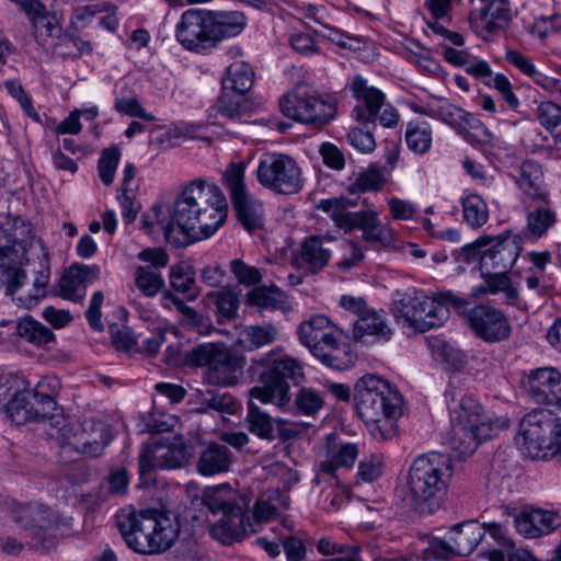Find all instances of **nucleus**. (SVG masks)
Listing matches in <instances>:
<instances>
[{
	"label": "nucleus",
	"instance_id": "1",
	"mask_svg": "<svg viewBox=\"0 0 561 561\" xmlns=\"http://www.w3.org/2000/svg\"><path fill=\"white\" fill-rule=\"evenodd\" d=\"M170 211L173 232L181 233L185 244L211 237L226 221L228 203L216 184L196 179L184 186Z\"/></svg>",
	"mask_w": 561,
	"mask_h": 561
},
{
	"label": "nucleus",
	"instance_id": "2",
	"mask_svg": "<svg viewBox=\"0 0 561 561\" xmlns=\"http://www.w3.org/2000/svg\"><path fill=\"white\" fill-rule=\"evenodd\" d=\"M355 405L370 435L380 442L392 439L403 414V397L396 385L367 374L355 385Z\"/></svg>",
	"mask_w": 561,
	"mask_h": 561
},
{
	"label": "nucleus",
	"instance_id": "3",
	"mask_svg": "<svg viewBox=\"0 0 561 561\" xmlns=\"http://www.w3.org/2000/svg\"><path fill=\"white\" fill-rule=\"evenodd\" d=\"M0 240V287L7 288V294L14 295L24 284L26 273L21 265L38 262L39 270L33 283V291L26 298L27 302H37L46 297L47 285L50 279L49 252L43 240L31 233L21 239L3 237Z\"/></svg>",
	"mask_w": 561,
	"mask_h": 561
},
{
	"label": "nucleus",
	"instance_id": "4",
	"mask_svg": "<svg viewBox=\"0 0 561 561\" xmlns=\"http://www.w3.org/2000/svg\"><path fill=\"white\" fill-rule=\"evenodd\" d=\"M117 527L126 545L137 553L154 554L169 550L179 537L170 516L156 508L121 511Z\"/></svg>",
	"mask_w": 561,
	"mask_h": 561
},
{
	"label": "nucleus",
	"instance_id": "5",
	"mask_svg": "<svg viewBox=\"0 0 561 561\" xmlns=\"http://www.w3.org/2000/svg\"><path fill=\"white\" fill-rule=\"evenodd\" d=\"M248 371L259 382L250 389V398L278 408L290 401L289 380L296 382L305 376L302 364L279 347L254 358Z\"/></svg>",
	"mask_w": 561,
	"mask_h": 561
},
{
	"label": "nucleus",
	"instance_id": "6",
	"mask_svg": "<svg viewBox=\"0 0 561 561\" xmlns=\"http://www.w3.org/2000/svg\"><path fill=\"white\" fill-rule=\"evenodd\" d=\"M454 473L451 458L431 451L417 456L409 470V492L421 511L434 513L440 507Z\"/></svg>",
	"mask_w": 561,
	"mask_h": 561
},
{
	"label": "nucleus",
	"instance_id": "7",
	"mask_svg": "<svg viewBox=\"0 0 561 561\" xmlns=\"http://www.w3.org/2000/svg\"><path fill=\"white\" fill-rule=\"evenodd\" d=\"M445 398L450 416L448 444L459 457H467L474 453L481 442L478 431L480 425H484L482 408L472 396L453 386L446 389Z\"/></svg>",
	"mask_w": 561,
	"mask_h": 561
},
{
	"label": "nucleus",
	"instance_id": "8",
	"mask_svg": "<svg viewBox=\"0 0 561 561\" xmlns=\"http://www.w3.org/2000/svg\"><path fill=\"white\" fill-rule=\"evenodd\" d=\"M392 313L403 327L417 332L439 328L450 316V311L435 298L414 287L394 291Z\"/></svg>",
	"mask_w": 561,
	"mask_h": 561
},
{
	"label": "nucleus",
	"instance_id": "9",
	"mask_svg": "<svg viewBox=\"0 0 561 561\" xmlns=\"http://www.w3.org/2000/svg\"><path fill=\"white\" fill-rule=\"evenodd\" d=\"M517 442L533 459L554 457L561 444V417L551 410L535 409L519 422Z\"/></svg>",
	"mask_w": 561,
	"mask_h": 561
},
{
	"label": "nucleus",
	"instance_id": "10",
	"mask_svg": "<svg viewBox=\"0 0 561 561\" xmlns=\"http://www.w3.org/2000/svg\"><path fill=\"white\" fill-rule=\"evenodd\" d=\"M337 104L335 95L319 93L306 84H297L279 100L280 111L286 117L318 128L335 118Z\"/></svg>",
	"mask_w": 561,
	"mask_h": 561
},
{
	"label": "nucleus",
	"instance_id": "11",
	"mask_svg": "<svg viewBox=\"0 0 561 561\" xmlns=\"http://www.w3.org/2000/svg\"><path fill=\"white\" fill-rule=\"evenodd\" d=\"M185 360L194 366L207 367L208 381L225 387L238 383L244 366V357L215 343L193 347L186 352Z\"/></svg>",
	"mask_w": 561,
	"mask_h": 561
},
{
	"label": "nucleus",
	"instance_id": "12",
	"mask_svg": "<svg viewBox=\"0 0 561 561\" xmlns=\"http://www.w3.org/2000/svg\"><path fill=\"white\" fill-rule=\"evenodd\" d=\"M259 183L279 194H295L302 187L301 170L296 161L282 153H265L256 168Z\"/></svg>",
	"mask_w": 561,
	"mask_h": 561
},
{
	"label": "nucleus",
	"instance_id": "13",
	"mask_svg": "<svg viewBox=\"0 0 561 561\" xmlns=\"http://www.w3.org/2000/svg\"><path fill=\"white\" fill-rule=\"evenodd\" d=\"M457 261L472 265L471 274L478 275L483 283L471 288L470 296L474 299L491 293V268L489 260H491V236H482L476 241L468 243L461 248L457 254Z\"/></svg>",
	"mask_w": 561,
	"mask_h": 561
},
{
	"label": "nucleus",
	"instance_id": "14",
	"mask_svg": "<svg viewBox=\"0 0 561 561\" xmlns=\"http://www.w3.org/2000/svg\"><path fill=\"white\" fill-rule=\"evenodd\" d=\"M190 454L182 443H154L144 445L138 458L139 474L150 473L153 469H176L185 466Z\"/></svg>",
	"mask_w": 561,
	"mask_h": 561
},
{
	"label": "nucleus",
	"instance_id": "15",
	"mask_svg": "<svg viewBox=\"0 0 561 561\" xmlns=\"http://www.w3.org/2000/svg\"><path fill=\"white\" fill-rule=\"evenodd\" d=\"M524 386L534 403L561 409V373L557 368L547 366L529 370Z\"/></svg>",
	"mask_w": 561,
	"mask_h": 561
},
{
	"label": "nucleus",
	"instance_id": "16",
	"mask_svg": "<svg viewBox=\"0 0 561 561\" xmlns=\"http://www.w3.org/2000/svg\"><path fill=\"white\" fill-rule=\"evenodd\" d=\"M208 33L207 10L184 11L175 27L178 42L194 53H204L213 48L211 36Z\"/></svg>",
	"mask_w": 561,
	"mask_h": 561
},
{
	"label": "nucleus",
	"instance_id": "17",
	"mask_svg": "<svg viewBox=\"0 0 561 561\" xmlns=\"http://www.w3.org/2000/svg\"><path fill=\"white\" fill-rule=\"evenodd\" d=\"M357 100L358 104L352 110V117L364 126H376L377 115L385 105V93L371 85L362 75L352 77L345 85Z\"/></svg>",
	"mask_w": 561,
	"mask_h": 561
},
{
	"label": "nucleus",
	"instance_id": "18",
	"mask_svg": "<svg viewBox=\"0 0 561 561\" xmlns=\"http://www.w3.org/2000/svg\"><path fill=\"white\" fill-rule=\"evenodd\" d=\"M113 435L107 423L96 419L83 420L75 430L73 438L66 446L88 457H100L111 444Z\"/></svg>",
	"mask_w": 561,
	"mask_h": 561
},
{
	"label": "nucleus",
	"instance_id": "19",
	"mask_svg": "<svg viewBox=\"0 0 561 561\" xmlns=\"http://www.w3.org/2000/svg\"><path fill=\"white\" fill-rule=\"evenodd\" d=\"M11 516L33 539H42L46 530L58 522L57 513L42 503L16 504Z\"/></svg>",
	"mask_w": 561,
	"mask_h": 561
},
{
	"label": "nucleus",
	"instance_id": "20",
	"mask_svg": "<svg viewBox=\"0 0 561 561\" xmlns=\"http://www.w3.org/2000/svg\"><path fill=\"white\" fill-rule=\"evenodd\" d=\"M327 238L307 237L291 255V265L304 275H314L328 266L332 251L325 247Z\"/></svg>",
	"mask_w": 561,
	"mask_h": 561
},
{
	"label": "nucleus",
	"instance_id": "21",
	"mask_svg": "<svg viewBox=\"0 0 561 561\" xmlns=\"http://www.w3.org/2000/svg\"><path fill=\"white\" fill-rule=\"evenodd\" d=\"M561 527V515L553 510L529 506L515 516L516 531L525 538L537 539Z\"/></svg>",
	"mask_w": 561,
	"mask_h": 561
},
{
	"label": "nucleus",
	"instance_id": "22",
	"mask_svg": "<svg viewBox=\"0 0 561 561\" xmlns=\"http://www.w3.org/2000/svg\"><path fill=\"white\" fill-rule=\"evenodd\" d=\"M358 456V448L353 443L337 442L334 435L327 437L325 459L317 465L314 482L320 483L322 477H335L337 469L351 468Z\"/></svg>",
	"mask_w": 561,
	"mask_h": 561
},
{
	"label": "nucleus",
	"instance_id": "23",
	"mask_svg": "<svg viewBox=\"0 0 561 561\" xmlns=\"http://www.w3.org/2000/svg\"><path fill=\"white\" fill-rule=\"evenodd\" d=\"M257 533L247 508L236 510L215 523L210 528L213 538L224 545L241 541L250 534Z\"/></svg>",
	"mask_w": 561,
	"mask_h": 561
},
{
	"label": "nucleus",
	"instance_id": "24",
	"mask_svg": "<svg viewBox=\"0 0 561 561\" xmlns=\"http://www.w3.org/2000/svg\"><path fill=\"white\" fill-rule=\"evenodd\" d=\"M207 21L213 48L225 39L240 35L248 25L247 15L233 10H207Z\"/></svg>",
	"mask_w": 561,
	"mask_h": 561
},
{
	"label": "nucleus",
	"instance_id": "25",
	"mask_svg": "<svg viewBox=\"0 0 561 561\" xmlns=\"http://www.w3.org/2000/svg\"><path fill=\"white\" fill-rule=\"evenodd\" d=\"M318 208L328 213L336 226L345 231L353 229H359L362 232L366 231L367 228H371V224L376 222L378 218V213L373 209L345 211L337 199H321Z\"/></svg>",
	"mask_w": 561,
	"mask_h": 561
},
{
	"label": "nucleus",
	"instance_id": "26",
	"mask_svg": "<svg viewBox=\"0 0 561 561\" xmlns=\"http://www.w3.org/2000/svg\"><path fill=\"white\" fill-rule=\"evenodd\" d=\"M254 399L248 402V411L245 416L247 428L250 433L260 439L272 442L276 437L287 439L290 437L289 433L283 428L284 421L280 419L272 417L267 412L262 410L253 402Z\"/></svg>",
	"mask_w": 561,
	"mask_h": 561
},
{
	"label": "nucleus",
	"instance_id": "27",
	"mask_svg": "<svg viewBox=\"0 0 561 561\" xmlns=\"http://www.w3.org/2000/svg\"><path fill=\"white\" fill-rule=\"evenodd\" d=\"M202 503L213 514L222 515L249 506L248 497L239 495L228 483L206 488L203 491Z\"/></svg>",
	"mask_w": 561,
	"mask_h": 561
},
{
	"label": "nucleus",
	"instance_id": "28",
	"mask_svg": "<svg viewBox=\"0 0 561 561\" xmlns=\"http://www.w3.org/2000/svg\"><path fill=\"white\" fill-rule=\"evenodd\" d=\"M299 341L307 346L311 354H316V347H322L332 342L336 335V327L324 314H316L301 322L297 329Z\"/></svg>",
	"mask_w": 561,
	"mask_h": 561
},
{
	"label": "nucleus",
	"instance_id": "29",
	"mask_svg": "<svg viewBox=\"0 0 561 561\" xmlns=\"http://www.w3.org/2000/svg\"><path fill=\"white\" fill-rule=\"evenodd\" d=\"M489 529H491V524H480L476 520H468L455 525L448 531V536L457 556L470 554L481 542Z\"/></svg>",
	"mask_w": 561,
	"mask_h": 561
},
{
	"label": "nucleus",
	"instance_id": "30",
	"mask_svg": "<svg viewBox=\"0 0 561 561\" xmlns=\"http://www.w3.org/2000/svg\"><path fill=\"white\" fill-rule=\"evenodd\" d=\"M520 190L530 198L549 203L541 167L533 160L523 162L514 175Z\"/></svg>",
	"mask_w": 561,
	"mask_h": 561
},
{
	"label": "nucleus",
	"instance_id": "31",
	"mask_svg": "<svg viewBox=\"0 0 561 561\" xmlns=\"http://www.w3.org/2000/svg\"><path fill=\"white\" fill-rule=\"evenodd\" d=\"M233 461L230 449L217 443L209 444L199 455L196 469L204 477H211L229 471Z\"/></svg>",
	"mask_w": 561,
	"mask_h": 561
},
{
	"label": "nucleus",
	"instance_id": "32",
	"mask_svg": "<svg viewBox=\"0 0 561 561\" xmlns=\"http://www.w3.org/2000/svg\"><path fill=\"white\" fill-rule=\"evenodd\" d=\"M157 228L163 232L167 242L181 245V239H179L173 232L170 205L154 204L148 211L142 215L141 229L147 234H154Z\"/></svg>",
	"mask_w": 561,
	"mask_h": 561
},
{
	"label": "nucleus",
	"instance_id": "33",
	"mask_svg": "<svg viewBox=\"0 0 561 561\" xmlns=\"http://www.w3.org/2000/svg\"><path fill=\"white\" fill-rule=\"evenodd\" d=\"M157 228L163 232L167 242L181 245V239H179L173 232L170 205L154 204L148 211L142 215L141 229L147 234H154Z\"/></svg>",
	"mask_w": 561,
	"mask_h": 561
},
{
	"label": "nucleus",
	"instance_id": "34",
	"mask_svg": "<svg viewBox=\"0 0 561 561\" xmlns=\"http://www.w3.org/2000/svg\"><path fill=\"white\" fill-rule=\"evenodd\" d=\"M323 365L335 369L345 370L351 368L355 363V355L351 351L347 343L342 342L337 335L333 337V341L327 343L322 347H316V354H313Z\"/></svg>",
	"mask_w": 561,
	"mask_h": 561
},
{
	"label": "nucleus",
	"instance_id": "35",
	"mask_svg": "<svg viewBox=\"0 0 561 561\" xmlns=\"http://www.w3.org/2000/svg\"><path fill=\"white\" fill-rule=\"evenodd\" d=\"M391 334L392 331L387 324L385 314L371 308L353 322V335L355 340H360L366 335L389 339Z\"/></svg>",
	"mask_w": 561,
	"mask_h": 561
},
{
	"label": "nucleus",
	"instance_id": "36",
	"mask_svg": "<svg viewBox=\"0 0 561 561\" xmlns=\"http://www.w3.org/2000/svg\"><path fill=\"white\" fill-rule=\"evenodd\" d=\"M237 218L248 230L254 231L263 226V206L248 193L231 199Z\"/></svg>",
	"mask_w": 561,
	"mask_h": 561
},
{
	"label": "nucleus",
	"instance_id": "37",
	"mask_svg": "<svg viewBox=\"0 0 561 561\" xmlns=\"http://www.w3.org/2000/svg\"><path fill=\"white\" fill-rule=\"evenodd\" d=\"M254 71L250 64L239 60L230 64L221 84L225 91L245 94L252 87Z\"/></svg>",
	"mask_w": 561,
	"mask_h": 561
},
{
	"label": "nucleus",
	"instance_id": "38",
	"mask_svg": "<svg viewBox=\"0 0 561 561\" xmlns=\"http://www.w3.org/2000/svg\"><path fill=\"white\" fill-rule=\"evenodd\" d=\"M520 252L519 239L511 236L508 230L501 233L493 243V266H500L502 270L511 268Z\"/></svg>",
	"mask_w": 561,
	"mask_h": 561
},
{
	"label": "nucleus",
	"instance_id": "39",
	"mask_svg": "<svg viewBox=\"0 0 561 561\" xmlns=\"http://www.w3.org/2000/svg\"><path fill=\"white\" fill-rule=\"evenodd\" d=\"M432 127L425 121H411L407 124L404 139L408 148L416 153L424 154L432 147Z\"/></svg>",
	"mask_w": 561,
	"mask_h": 561
},
{
	"label": "nucleus",
	"instance_id": "40",
	"mask_svg": "<svg viewBox=\"0 0 561 561\" xmlns=\"http://www.w3.org/2000/svg\"><path fill=\"white\" fill-rule=\"evenodd\" d=\"M170 285L175 291L186 295V298L191 301L195 300L201 293L196 284L195 272L184 263L171 267Z\"/></svg>",
	"mask_w": 561,
	"mask_h": 561
},
{
	"label": "nucleus",
	"instance_id": "41",
	"mask_svg": "<svg viewBox=\"0 0 561 561\" xmlns=\"http://www.w3.org/2000/svg\"><path fill=\"white\" fill-rule=\"evenodd\" d=\"M469 23L471 30L481 38H491V0H469Z\"/></svg>",
	"mask_w": 561,
	"mask_h": 561
},
{
	"label": "nucleus",
	"instance_id": "42",
	"mask_svg": "<svg viewBox=\"0 0 561 561\" xmlns=\"http://www.w3.org/2000/svg\"><path fill=\"white\" fill-rule=\"evenodd\" d=\"M285 294L276 285L257 286L247 295V301L251 306L264 309H279L285 304Z\"/></svg>",
	"mask_w": 561,
	"mask_h": 561
},
{
	"label": "nucleus",
	"instance_id": "43",
	"mask_svg": "<svg viewBox=\"0 0 561 561\" xmlns=\"http://www.w3.org/2000/svg\"><path fill=\"white\" fill-rule=\"evenodd\" d=\"M5 413L16 424L36 420V409L28 400L26 391L14 390L12 398L5 407Z\"/></svg>",
	"mask_w": 561,
	"mask_h": 561
},
{
	"label": "nucleus",
	"instance_id": "44",
	"mask_svg": "<svg viewBox=\"0 0 561 561\" xmlns=\"http://www.w3.org/2000/svg\"><path fill=\"white\" fill-rule=\"evenodd\" d=\"M93 46L89 41L68 32L59 36L55 45V51L61 59H78L84 54H91Z\"/></svg>",
	"mask_w": 561,
	"mask_h": 561
},
{
	"label": "nucleus",
	"instance_id": "45",
	"mask_svg": "<svg viewBox=\"0 0 561 561\" xmlns=\"http://www.w3.org/2000/svg\"><path fill=\"white\" fill-rule=\"evenodd\" d=\"M466 322L472 332L485 342H491V306L481 304L466 314Z\"/></svg>",
	"mask_w": 561,
	"mask_h": 561
},
{
	"label": "nucleus",
	"instance_id": "46",
	"mask_svg": "<svg viewBox=\"0 0 561 561\" xmlns=\"http://www.w3.org/2000/svg\"><path fill=\"white\" fill-rule=\"evenodd\" d=\"M536 117L556 142H561V106L551 101L541 102L537 106Z\"/></svg>",
	"mask_w": 561,
	"mask_h": 561
},
{
	"label": "nucleus",
	"instance_id": "47",
	"mask_svg": "<svg viewBox=\"0 0 561 561\" xmlns=\"http://www.w3.org/2000/svg\"><path fill=\"white\" fill-rule=\"evenodd\" d=\"M557 222V214L549 207L538 206L527 215V231L535 238L542 237Z\"/></svg>",
	"mask_w": 561,
	"mask_h": 561
},
{
	"label": "nucleus",
	"instance_id": "48",
	"mask_svg": "<svg viewBox=\"0 0 561 561\" xmlns=\"http://www.w3.org/2000/svg\"><path fill=\"white\" fill-rule=\"evenodd\" d=\"M383 185V174L376 168H368L356 175L354 181L348 184L346 191L352 195H356L366 192L380 191Z\"/></svg>",
	"mask_w": 561,
	"mask_h": 561
},
{
	"label": "nucleus",
	"instance_id": "49",
	"mask_svg": "<svg viewBox=\"0 0 561 561\" xmlns=\"http://www.w3.org/2000/svg\"><path fill=\"white\" fill-rule=\"evenodd\" d=\"M298 413L314 416L324 405V394L310 387L300 388L294 399Z\"/></svg>",
	"mask_w": 561,
	"mask_h": 561
},
{
	"label": "nucleus",
	"instance_id": "50",
	"mask_svg": "<svg viewBox=\"0 0 561 561\" xmlns=\"http://www.w3.org/2000/svg\"><path fill=\"white\" fill-rule=\"evenodd\" d=\"M18 333L27 342L36 345H45L54 337L53 332L32 318H23L18 323Z\"/></svg>",
	"mask_w": 561,
	"mask_h": 561
},
{
	"label": "nucleus",
	"instance_id": "51",
	"mask_svg": "<svg viewBox=\"0 0 561 561\" xmlns=\"http://www.w3.org/2000/svg\"><path fill=\"white\" fill-rule=\"evenodd\" d=\"M216 305L218 322L225 323L237 316L240 300L238 294L232 290L221 289L209 295Z\"/></svg>",
	"mask_w": 561,
	"mask_h": 561
},
{
	"label": "nucleus",
	"instance_id": "52",
	"mask_svg": "<svg viewBox=\"0 0 561 561\" xmlns=\"http://www.w3.org/2000/svg\"><path fill=\"white\" fill-rule=\"evenodd\" d=\"M462 213L465 220L472 227H481L489 218L488 205L478 194H470L462 199Z\"/></svg>",
	"mask_w": 561,
	"mask_h": 561
},
{
	"label": "nucleus",
	"instance_id": "53",
	"mask_svg": "<svg viewBox=\"0 0 561 561\" xmlns=\"http://www.w3.org/2000/svg\"><path fill=\"white\" fill-rule=\"evenodd\" d=\"M59 290V295L64 299L71 300L73 302H82L87 294L85 286L72 266L67 268L60 277Z\"/></svg>",
	"mask_w": 561,
	"mask_h": 561
},
{
	"label": "nucleus",
	"instance_id": "54",
	"mask_svg": "<svg viewBox=\"0 0 561 561\" xmlns=\"http://www.w3.org/2000/svg\"><path fill=\"white\" fill-rule=\"evenodd\" d=\"M135 284L145 296L153 297L164 287V279L161 273L138 266L135 271Z\"/></svg>",
	"mask_w": 561,
	"mask_h": 561
},
{
	"label": "nucleus",
	"instance_id": "55",
	"mask_svg": "<svg viewBox=\"0 0 561 561\" xmlns=\"http://www.w3.org/2000/svg\"><path fill=\"white\" fill-rule=\"evenodd\" d=\"M244 105V94L221 89L215 107L221 116L238 119L242 115Z\"/></svg>",
	"mask_w": 561,
	"mask_h": 561
},
{
	"label": "nucleus",
	"instance_id": "56",
	"mask_svg": "<svg viewBox=\"0 0 561 561\" xmlns=\"http://www.w3.org/2000/svg\"><path fill=\"white\" fill-rule=\"evenodd\" d=\"M430 117L442 121L459 130L465 117V110L450 103H442L436 106H430L426 111L421 112Z\"/></svg>",
	"mask_w": 561,
	"mask_h": 561
},
{
	"label": "nucleus",
	"instance_id": "57",
	"mask_svg": "<svg viewBox=\"0 0 561 561\" xmlns=\"http://www.w3.org/2000/svg\"><path fill=\"white\" fill-rule=\"evenodd\" d=\"M121 159V151L117 147L105 148L98 161L99 176L106 186L114 182L115 172Z\"/></svg>",
	"mask_w": 561,
	"mask_h": 561
},
{
	"label": "nucleus",
	"instance_id": "58",
	"mask_svg": "<svg viewBox=\"0 0 561 561\" xmlns=\"http://www.w3.org/2000/svg\"><path fill=\"white\" fill-rule=\"evenodd\" d=\"M462 124L459 127V133L467 136L470 141L477 144H489L491 135L488 127L474 115L465 111V117Z\"/></svg>",
	"mask_w": 561,
	"mask_h": 561
},
{
	"label": "nucleus",
	"instance_id": "59",
	"mask_svg": "<svg viewBox=\"0 0 561 561\" xmlns=\"http://www.w3.org/2000/svg\"><path fill=\"white\" fill-rule=\"evenodd\" d=\"M375 126H364L360 124L358 127H353L346 135L347 142L363 153L373 152L376 148V140L371 128Z\"/></svg>",
	"mask_w": 561,
	"mask_h": 561
},
{
	"label": "nucleus",
	"instance_id": "60",
	"mask_svg": "<svg viewBox=\"0 0 561 561\" xmlns=\"http://www.w3.org/2000/svg\"><path fill=\"white\" fill-rule=\"evenodd\" d=\"M493 295H500L506 305L514 306L518 301V289L504 270L493 273Z\"/></svg>",
	"mask_w": 561,
	"mask_h": 561
},
{
	"label": "nucleus",
	"instance_id": "61",
	"mask_svg": "<svg viewBox=\"0 0 561 561\" xmlns=\"http://www.w3.org/2000/svg\"><path fill=\"white\" fill-rule=\"evenodd\" d=\"M244 165L242 163H230L225 173L224 180L229 190L231 199L247 193L244 185Z\"/></svg>",
	"mask_w": 561,
	"mask_h": 561
},
{
	"label": "nucleus",
	"instance_id": "62",
	"mask_svg": "<svg viewBox=\"0 0 561 561\" xmlns=\"http://www.w3.org/2000/svg\"><path fill=\"white\" fill-rule=\"evenodd\" d=\"M247 339L252 348H260L272 344L278 335V331L274 325H251L245 330Z\"/></svg>",
	"mask_w": 561,
	"mask_h": 561
},
{
	"label": "nucleus",
	"instance_id": "63",
	"mask_svg": "<svg viewBox=\"0 0 561 561\" xmlns=\"http://www.w3.org/2000/svg\"><path fill=\"white\" fill-rule=\"evenodd\" d=\"M343 256L336 262L340 271H348L357 266L365 257L364 249L354 240H345L342 243Z\"/></svg>",
	"mask_w": 561,
	"mask_h": 561
},
{
	"label": "nucleus",
	"instance_id": "64",
	"mask_svg": "<svg viewBox=\"0 0 561 561\" xmlns=\"http://www.w3.org/2000/svg\"><path fill=\"white\" fill-rule=\"evenodd\" d=\"M230 271L238 282L245 286L256 285L262 279V274L259 268L248 265L239 259L230 262Z\"/></svg>",
	"mask_w": 561,
	"mask_h": 561
}]
</instances>
